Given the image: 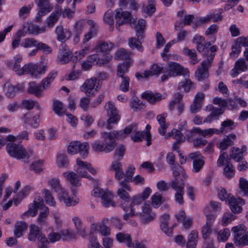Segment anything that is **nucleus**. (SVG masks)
Masks as SVG:
<instances>
[{"label": "nucleus", "instance_id": "cd10ccee", "mask_svg": "<svg viewBox=\"0 0 248 248\" xmlns=\"http://www.w3.org/2000/svg\"><path fill=\"white\" fill-rule=\"evenodd\" d=\"M132 125H135V126H134L132 130L130 133H132L130 135L131 139L135 142H140L142 141L145 137L144 132L137 130V124H132L129 126Z\"/></svg>", "mask_w": 248, "mask_h": 248}, {"label": "nucleus", "instance_id": "603ef678", "mask_svg": "<svg viewBox=\"0 0 248 248\" xmlns=\"http://www.w3.org/2000/svg\"><path fill=\"white\" fill-rule=\"evenodd\" d=\"M240 193H242V196H248V181L243 177L239 179Z\"/></svg>", "mask_w": 248, "mask_h": 248}, {"label": "nucleus", "instance_id": "8fccbe9b", "mask_svg": "<svg viewBox=\"0 0 248 248\" xmlns=\"http://www.w3.org/2000/svg\"><path fill=\"white\" fill-rule=\"evenodd\" d=\"M47 185L51 187L54 191L59 192L63 188H62L60 180L57 178H53L48 180Z\"/></svg>", "mask_w": 248, "mask_h": 248}, {"label": "nucleus", "instance_id": "bf43d9fd", "mask_svg": "<svg viewBox=\"0 0 248 248\" xmlns=\"http://www.w3.org/2000/svg\"><path fill=\"white\" fill-rule=\"evenodd\" d=\"M126 148L125 146L123 144L119 145L115 149V152L114 153V157L117 160L121 159L125 154Z\"/></svg>", "mask_w": 248, "mask_h": 248}, {"label": "nucleus", "instance_id": "a211bd4d", "mask_svg": "<svg viewBox=\"0 0 248 248\" xmlns=\"http://www.w3.org/2000/svg\"><path fill=\"white\" fill-rule=\"evenodd\" d=\"M76 164L78 166L77 168V171L81 177L87 178L90 180H92L95 183H97L96 180L93 179L90 175H88L87 172V162L83 161L78 158L76 160Z\"/></svg>", "mask_w": 248, "mask_h": 248}, {"label": "nucleus", "instance_id": "f8f14e48", "mask_svg": "<svg viewBox=\"0 0 248 248\" xmlns=\"http://www.w3.org/2000/svg\"><path fill=\"white\" fill-rule=\"evenodd\" d=\"M206 110L210 113L203 120V123H210L214 120L218 119V117L224 112V109L214 107L212 104L206 107Z\"/></svg>", "mask_w": 248, "mask_h": 248}, {"label": "nucleus", "instance_id": "6e6d98bb", "mask_svg": "<svg viewBox=\"0 0 248 248\" xmlns=\"http://www.w3.org/2000/svg\"><path fill=\"white\" fill-rule=\"evenodd\" d=\"M57 163L60 168H67L69 160L65 154H60L57 156Z\"/></svg>", "mask_w": 248, "mask_h": 248}, {"label": "nucleus", "instance_id": "338daca9", "mask_svg": "<svg viewBox=\"0 0 248 248\" xmlns=\"http://www.w3.org/2000/svg\"><path fill=\"white\" fill-rule=\"evenodd\" d=\"M155 11V4L154 0H151L144 8V12L148 16H151Z\"/></svg>", "mask_w": 248, "mask_h": 248}, {"label": "nucleus", "instance_id": "ea45409f", "mask_svg": "<svg viewBox=\"0 0 248 248\" xmlns=\"http://www.w3.org/2000/svg\"><path fill=\"white\" fill-rule=\"evenodd\" d=\"M117 240L120 243H124L127 247L132 246V239L129 234L124 232H119L116 235Z\"/></svg>", "mask_w": 248, "mask_h": 248}, {"label": "nucleus", "instance_id": "79ce46f5", "mask_svg": "<svg viewBox=\"0 0 248 248\" xmlns=\"http://www.w3.org/2000/svg\"><path fill=\"white\" fill-rule=\"evenodd\" d=\"M130 204L129 207V209H130L131 211V216H134L135 215V211L136 210L135 206L139 205L143 202L141 199L140 195H135L130 198Z\"/></svg>", "mask_w": 248, "mask_h": 248}, {"label": "nucleus", "instance_id": "052dcab7", "mask_svg": "<svg viewBox=\"0 0 248 248\" xmlns=\"http://www.w3.org/2000/svg\"><path fill=\"white\" fill-rule=\"evenodd\" d=\"M230 235V231L229 229L225 228L220 230L217 233V239L219 242L227 241Z\"/></svg>", "mask_w": 248, "mask_h": 248}, {"label": "nucleus", "instance_id": "dca6fc26", "mask_svg": "<svg viewBox=\"0 0 248 248\" xmlns=\"http://www.w3.org/2000/svg\"><path fill=\"white\" fill-rule=\"evenodd\" d=\"M123 188H119L117 191V194L119 197L121 199V205L124 210L125 212H128L129 207L127 206L129 202H130V197L128 193Z\"/></svg>", "mask_w": 248, "mask_h": 248}, {"label": "nucleus", "instance_id": "bb28decb", "mask_svg": "<svg viewBox=\"0 0 248 248\" xmlns=\"http://www.w3.org/2000/svg\"><path fill=\"white\" fill-rule=\"evenodd\" d=\"M111 168L115 171V178L117 180H120L124 177V173L121 162L117 160L114 161L111 165Z\"/></svg>", "mask_w": 248, "mask_h": 248}, {"label": "nucleus", "instance_id": "393cba45", "mask_svg": "<svg viewBox=\"0 0 248 248\" xmlns=\"http://www.w3.org/2000/svg\"><path fill=\"white\" fill-rule=\"evenodd\" d=\"M141 97L152 104L159 101L162 99L161 94L154 93L150 91H147L142 93Z\"/></svg>", "mask_w": 248, "mask_h": 248}, {"label": "nucleus", "instance_id": "9d476101", "mask_svg": "<svg viewBox=\"0 0 248 248\" xmlns=\"http://www.w3.org/2000/svg\"><path fill=\"white\" fill-rule=\"evenodd\" d=\"M170 186L174 189L176 192L174 194L175 201L180 205H183L184 203L183 196L184 195V189L185 187V183L182 180L180 184L176 182H171Z\"/></svg>", "mask_w": 248, "mask_h": 248}, {"label": "nucleus", "instance_id": "7c9ffc66", "mask_svg": "<svg viewBox=\"0 0 248 248\" xmlns=\"http://www.w3.org/2000/svg\"><path fill=\"white\" fill-rule=\"evenodd\" d=\"M63 175L72 185L75 186H78L80 185L79 177L75 172L69 171L64 173Z\"/></svg>", "mask_w": 248, "mask_h": 248}, {"label": "nucleus", "instance_id": "9b49d317", "mask_svg": "<svg viewBox=\"0 0 248 248\" xmlns=\"http://www.w3.org/2000/svg\"><path fill=\"white\" fill-rule=\"evenodd\" d=\"M94 193L102 200V203L106 207L109 206L114 207L115 202L112 200V193L108 190L104 191L103 189L96 188L94 189Z\"/></svg>", "mask_w": 248, "mask_h": 248}, {"label": "nucleus", "instance_id": "473e14b6", "mask_svg": "<svg viewBox=\"0 0 248 248\" xmlns=\"http://www.w3.org/2000/svg\"><path fill=\"white\" fill-rule=\"evenodd\" d=\"M132 63V62L131 60H128L119 64L117 67V76L120 78L126 77L127 76H124V74L128 71V68Z\"/></svg>", "mask_w": 248, "mask_h": 248}, {"label": "nucleus", "instance_id": "09e8293b", "mask_svg": "<svg viewBox=\"0 0 248 248\" xmlns=\"http://www.w3.org/2000/svg\"><path fill=\"white\" fill-rule=\"evenodd\" d=\"M131 53L126 49L122 48H120L115 53L114 58L116 60H130L129 59Z\"/></svg>", "mask_w": 248, "mask_h": 248}, {"label": "nucleus", "instance_id": "13d9d810", "mask_svg": "<svg viewBox=\"0 0 248 248\" xmlns=\"http://www.w3.org/2000/svg\"><path fill=\"white\" fill-rule=\"evenodd\" d=\"M211 16H206L205 17H196L193 21V26L195 27L202 26L207 23L211 20Z\"/></svg>", "mask_w": 248, "mask_h": 248}, {"label": "nucleus", "instance_id": "864d4df0", "mask_svg": "<svg viewBox=\"0 0 248 248\" xmlns=\"http://www.w3.org/2000/svg\"><path fill=\"white\" fill-rule=\"evenodd\" d=\"M3 89L5 95L8 97H14L17 93L15 86L9 83H5Z\"/></svg>", "mask_w": 248, "mask_h": 248}, {"label": "nucleus", "instance_id": "37998d69", "mask_svg": "<svg viewBox=\"0 0 248 248\" xmlns=\"http://www.w3.org/2000/svg\"><path fill=\"white\" fill-rule=\"evenodd\" d=\"M184 54L187 56L190 61V63L192 65H195L199 61L197 57V54L194 49H189L187 47H185L183 49Z\"/></svg>", "mask_w": 248, "mask_h": 248}, {"label": "nucleus", "instance_id": "20e7f679", "mask_svg": "<svg viewBox=\"0 0 248 248\" xmlns=\"http://www.w3.org/2000/svg\"><path fill=\"white\" fill-rule=\"evenodd\" d=\"M107 116L108 119L107 122V128L111 129L113 128L112 124H116L120 120V116L114 103L108 102L106 105Z\"/></svg>", "mask_w": 248, "mask_h": 248}, {"label": "nucleus", "instance_id": "ddd939ff", "mask_svg": "<svg viewBox=\"0 0 248 248\" xmlns=\"http://www.w3.org/2000/svg\"><path fill=\"white\" fill-rule=\"evenodd\" d=\"M30 232L28 235V239L30 241L35 242L37 239L39 241H46V237L40 231L39 227L34 224L29 227Z\"/></svg>", "mask_w": 248, "mask_h": 248}, {"label": "nucleus", "instance_id": "4c0bfd02", "mask_svg": "<svg viewBox=\"0 0 248 248\" xmlns=\"http://www.w3.org/2000/svg\"><path fill=\"white\" fill-rule=\"evenodd\" d=\"M73 54L71 51L64 50L60 53L57 57V62L61 64L68 62L72 58Z\"/></svg>", "mask_w": 248, "mask_h": 248}, {"label": "nucleus", "instance_id": "a878e982", "mask_svg": "<svg viewBox=\"0 0 248 248\" xmlns=\"http://www.w3.org/2000/svg\"><path fill=\"white\" fill-rule=\"evenodd\" d=\"M195 17L193 15H186L184 16L183 19L179 22H177L175 25V29L176 31H181L185 25H189L193 23Z\"/></svg>", "mask_w": 248, "mask_h": 248}, {"label": "nucleus", "instance_id": "680f3d73", "mask_svg": "<svg viewBox=\"0 0 248 248\" xmlns=\"http://www.w3.org/2000/svg\"><path fill=\"white\" fill-rule=\"evenodd\" d=\"M43 193L44 195L46 203L50 206H54L56 204V202L50 191L46 189L44 190Z\"/></svg>", "mask_w": 248, "mask_h": 248}, {"label": "nucleus", "instance_id": "b1692460", "mask_svg": "<svg viewBox=\"0 0 248 248\" xmlns=\"http://www.w3.org/2000/svg\"><path fill=\"white\" fill-rule=\"evenodd\" d=\"M248 69V67L244 59H239L235 62L234 67L232 70L231 76L233 78L235 77L238 75L239 71L244 72Z\"/></svg>", "mask_w": 248, "mask_h": 248}, {"label": "nucleus", "instance_id": "e2e57ef3", "mask_svg": "<svg viewBox=\"0 0 248 248\" xmlns=\"http://www.w3.org/2000/svg\"><path fill=\"white\" fill-rule=\"evenodd\" d=\"M59 16V11L52 12L46 20L47 25L49 27H53L58 20Z\"/></svg>", "mask_w": 248, "mask_h": 248}, {"label": "nucleus", "instance_id": "774afa93", "mask_svg": "<svg viewBox=\"0 0 248 248\" xmlns=\"http://www.w3.org/2000/svg\"><path fill=\"white\" fill-rule=\"evenodd\" d=\"M183 98V95L180 93H176V100H177V109L179 113V115L182 114L184 110V104L182 102V100Z\"/></svg>", "mask_w": 248, "mask_h": 248}, {"label": "nucleus", "instance_id": "69168bd1", "mask_svg": "<svg viewBox=\"0 0 248 248\" xmlns=\"http://www.w3.org/2000/svg\"><path fill=\"white\" fill-rule=\"evenodd\" d=\"M29 191L28 187H25L13 198L14 203L17 205L19 202L26 196V193Z\"/></svg>", "mask_w": 248, "mask_h": 248}, {"label": "nucleus", "instance_id": "c03bdc74", "mask_svg": "<svg viewBox=\"0 0 248 248\" xmlns=\"http://www.w3.org/2000/svg\"><path fill=\"white\" fill-rule=\"evenodd\" d=\"M230 156L236 162H239L243 158L242 151L239 148L232 147L230 151Z\"/></svg>", "mask_w": 248, "mask_h": 248}, {"label": "nucleus", "instance_id": "2f4dec72", "mask_svg": "<svg viewBox=\"0 0 248 248\" xmlns=\"http://www.w3.org/2000/svg\"><path fill=\"white\" fill-rule=\"evenodd\" d=\"M57 73L56 71H51L47 76L44 78L41 82L40 85L43 90H46L56 77Z\"/></svg>", "mask_w": 248, "mask_h": 248}, {"label": "nucleus", "instance_id": "f704fd0d", "mask_svg": "<svg viewBox=\"0 0 248 248\" xmlns=\"http://www.w3.org/2000/svg\"><path fill=\"white\" fill-rule=\"evenodd\" d=\"M35 3L42 13H49L53 8L49 4V0H35Z\"/></svg>", "mask_w": 248, "mask_h": 248}, {"label": "nucleus", "instance_id": "de8ad7c7", "mask_svg": "<svg viewBox=\"0 0 248 248\" xmlns=\"http://www.w3.org/2000/svg\"><path fill=\"white\" fill-rule=\"evenodd\" d=\"M235 126L234 123L232 120L227 119L222 123L221 127L218 130L220 134L224 132L231 131Z\"/></svg>", "mask_w": 248, "mask_h": 248}, {"label": "nucleus", "instance_id": "39448f33", "mask_svg": "<svg viewBox=\"0 0 248 248\" xmlns=\"http://www.w3.org/2000/svg\"><path fill=\"white\" fill-rule=\"evenodd\" d=\"M165 72H169V75L172 77L183 75L186 76L188 74V70L184 68L179 63L173 62H170L165 67Z\"/></svg>", "mask_w": 248, "mask_h": 248}, {"label": "nucleus", "instance_id": "a18cd8bd", "mask_svg": "<svg viewBox=\"0 0 248 248\" xmlns=\"http://www.w3.org/2000/svg\"><path fill=\"white\" fill-rule=\"evenodd\" d=\"M96 55L88 56L86 60L81 64V67L84 70H88L93 65L95 64Z\"/></svg>", "mask_w": 248, "mask_h": 248}, {"label": "nucleus", "instance_id": "4d7b16f0", "mask_svg": "<svg viewBox=\"0 0 248 248\" xmlns=\"http://www.w3.org/2000/svg\"><path fill=\"white\" fill-rule=\"evenodd\" d=\"M53 110L59 116H62L65 112L63 110L62 103L58 100H53Z\"/></svg>", "mask_w": 248, "mask_h": 248}, {"label": "nucleus", "instance_id": "6ab92c4d", "mask_svg": "<svg viewBox=\"0 0 248 248\" xmlns=\"http://www.w3.org/2000/svg\"><path fill=\"white\" fill-rule=\"evenodd\" d=\"M44 206L45 205L43 201H38V200L37 201L35 200L33 203L29 205L28 210L25 212L22 216L24 217L30 214L31 216L34 217L37 214L38 209L39 208L42 209Z\"/></svg>", "mask_w": 248, "mask_h": 248}, {"label": "nucleus", "instance_id": "5fc2aeb1", "mask_svg": "<svg viewBox=\"0 0 248 248\" xmlns=\"http://www.w3.org/2000/svg\"><path fill=\"white\" fill-rule=\"evenodd\" d=\"M78 153L82 157L86 156L88 154L89 144L87 142L80 143L78 141Z\"/></svg>", "mask_w": 248, "mask_h": 248}, {"label": "nucleus", "instance_id": "0e129e2a", "mask_svg": "<svg viewBox=\"0 0 248 248\" xmlns=\"http://www.w3.org/2000/svg\"><path fill=\"white\" fill-rule=\"evenodd\" d=\"M113 46V45L110 42H100L98 43L97 47L100 51L107 52L109 51Z\"/></svg>", "mask_w": 248, "mask_h": 248}, {"label": "nucleus", "instance_id": "a19ab883", "mask_svg": "<svg viewBox=\"0 0 248 248\" xmlns=\"http://www.w3.org/2000/svg\"><path fill=\"white\" fill-rule=\"evenodd\" d=\"M176 217L178 221L183 223V226L185 228H188L192 225V219L190 218H186L185 213L183 211H180L179 214L176 215Z\"/></svg>", "mask_w": 248, "mask_h": 248}, {"label": "nucleus", "instance_id": "c9c22d12", "mask_svg": "<svg viewBox=\"0 0 248 248\" xmlns=\"http://www.w3.org/2000/svg\"><path fill=\"white\" fill-rule=\"evenodd\" d=\"M43 91L40 84L38 85L34 82H31L29 83L27 90L29 93L33 94L37 97H40L41 96V93Z\"/></svg>", "mask_w": 248, "mask_h": 248}, {"label": "nucleus", "instance_id": "72a5a7b5", "mask_svg": "<svg viewBox=\"0 0 248 248\" xmlns=\"http://www.w3.org/2000/svg\"><path fill=\"white\" fill-rule=\"evenodd\" d=\"M198 241V232L196 230H193L188 236L186 245V248H196Z\"/></svg>", "mask_w": 248, "mask_h": 248}, {"label": "nucleus", "instance_id": "1a4fd4ad", "mask_svg": "<svg viewBox=\"0 0 248 248\" xmlns=\"http://www.w3.org/2000/svg\"><path fill=\"white\" fill-rule=\"evenodd\" d=\"M46 66L45 65H37L35 64L29 63L23 67L22 71L24 74H30L31 76L36 77L46 72Z\"/></svg>", "mask_w": 248, "mask_h": 248}, {"label": "nucleus", "instance_id": "423d86ee", "mask_svg": "<svg viewBox=\"0 0 248 248\" xmlns=\"http://www.w3.org/2000/svg\"><path fill=\"white\" fill-rule=\"evenodd\" d=\"M193 161L192 171L194 173L200 172L202 169L204 164V157L200 152H195L189 154L188 155V161Z\"/></svg>", "mask_w": 248, "mask_h": 248}, {"label": "nucleus", "instance_id": "58836bf2", "mask_svg": "<svg viewBox=\"0 0 248 248\" xmlns=\"http://www.w3.org/2000/svg\"><path fill=\"white\" fill-rule=\"evenodd\" d=\"M27 223L23 221H17L15 226L14 234L17 237H20L23 235V232L27 229Z\"/></svg>", "mask_w": 248, "mask_h": 248}, {"label": "nucleus", "instance_id": "aec40b11", "mask_svg": "<svg viewBox=\"0 0 248 248\" xmlns=\"http://www.w3.org/2000/svg\"><path fill=\"white\" fill-rule=\"evenodd\" d=\"M236 139V136L235 134H230L218 143L217 147L222 150H226L228 147L234 145Z\"/></svg>", "mask_w": 248, "mask_h": 248}, {"label": "nucleus", "instance_id": "3c124183", "mask_svg": "<svg viewBox=\"0 0 248 248\" xmlns=\"http://www.w3.org/2000/svg\"><path fill=\"white\" fill-rule=\"evenodd\" d=\"M224 174L228 179H230L234 175V170L232 165L230 163V159L226 160V164L224 168Z\"/></svg>", "mask_w": 248, "mask_h": 248}, {"label": "nucleus", "instance_id": "c85d7f7f", "mask_svg": "<svg viewBox=\"0 0 248 248\" xmlns=\"http://www.w3.org/2000/svg\"><path fill=\"white\" fill-rule=\"evenodd\" d=\"M169 219V215L164 214L161 217L160 228L166 235L171 236L172 235V228L168 227V221Z\"/></svg>", "mask_w": 248, "mask_h": 248}, {"label": "nucleus", "instance_id": "6e6552de", "mask_svg": "<svg viewBox=\"0 0 248 248\" xmlns=\"http://www.w3.org/2000/svg\"><path fill=\"white\" fill-rule=\"evenodd\" d=\"M96 78H92L87 79L81 87V91L84 92L88 97L94 96L95 93L97 91V86H96Z\"/></svg>", "mask_w": 248, "mask_h": 248}, {"label": "nucleus", "instance_id": "4468645a", "mask_svg": "<svg viewBox=\"0 0 248 248\" xmlns=\"http://www.w3.org/2000/svg\"><path fill=\"white\" fill-rule=\"evenodd\" d=\"M214 216L212 214L206 215V223L202 228V234L204 241L209 240V236L212 232L211 225L214 219Z\"/></svg>", "mask_w": 248, "mask_h": 248}, {"label": "nucleus", "instance_id": "f257e3e1", "mask_svg": "<svg viewBox=\"0 0 248 248\" xmlns=\"http://www.w3.org/2000/svg\"><path fill=\"white\" fill-rule=\"evenodd\" d=\"M135 125L126 126L123 131L114 130L110 132H102L101 134L103 142L95 140L92 143V147L95 152L109 153L115 148L116 139H124L130 134Z\"/></svg>", "mask_w": 248, "mask_h": 248}, {"label": "nucleus", "instance_id": "2eb2a0df", "mask_svg": "<svg viewBox=\"0 0 248 248\" xmlns=\"http://www.w3.org/2000/svg\"><path fill=\"white\" fill-rule=\"evenodd\" d=\"M228 204L230 206L231 211L234 214L239 213L241 212L242 208L240 205H244L245 201L241 198H235L232 196L230 199H228Z\"/></svg>", "mask_w": 248, "mask_h": 248}, {"label": "nucleus", "instance_id": "c756f323", "mask_svg": "<svg viewBox=\"0 0 248 248\" xmlns=\"http://www.w3.org/2000/svg\"><path fill=\"white\" fill-rule=\"evenodd\" d=\"M165 67L160 66L158 64L152 65L149 71L144 72V77H149L155 75H158L162 72H165Z\"/></svg>", "mask_w": 248, "mask_h": 248}, {"label": "nucleus", "instance_id": "49530a36", "mask_svg": "<svg viewBox=\"0 0 248 248\" xmlns=\"http://www.w3.org/2000/svg\"><path fill=\"white\" fill-rule=\"evenodd\" d=\"M48 213V207L44 206L42 209V211L40 212L37 220V222L38 224L40 225H45Z\"/></svg>", "mask_w": 248, "mask_h": 248}, {"label": "nucleus", "instance_id": "0eeeda50", "mask_svg": "<svg viewBox=\"0 0 248 248\" xmlns=\"http://www.w3.org/2000/svg\"><path fill=\"white\" fill-rule=\"evenodd\" d=\"M115 17L116 19V27L120 30V27L125 24H128L131 20V14L130 12L123 11L121 8L116 10Z\"/></svg>", "mask_w": 248, "mask_h": 248}, {"label": "nucleus", "instance_id": "f3484780", "mask_svg": "<svg viewBox=\"0 0 248 248\" xmlns=\"http://www.w3.org/2000/svg\"><path fill=\"white\" fill-rule=\"evenodd\" d=\"M210 66L206 63L203 64L202 62L200 65L198 66L197 71L195 72L196 78L200 81L207 78L209 76L208 69Z\"/></svg>", "mask_w": 248, "mask_h": 248}, {"label": "nucleus", "instance_id": "f03ea898", "mask_svg": "<svg viewBox=\"0 0 248 248\" xmlns=\"http://www.w3.org/2000/svg\"><path fill=\"white\" fill-rule=\"evenodd\" d=\"M6 148L7 153L11 156L22 160L25 163H29V159L33 155L32 150H26L23 145L20 144L10 142L6 145Z\"/></svg>", "mask_w": 248, "mask_h": 248}, {"label": "nucleus", "instance_id": "7ed1b4c3", "mask_svg": "<svg viewBox=\"0 0 248 248\" xmlns=\"http://www.w3.org/2000/svg\"><path fill=\"white\" fill-rule=\"evenodd\" d=\"M232 231L234 234L233 242L236 245H248V232L243 224L232 227Z\"/></svg>", "mask_w": 248, "mask_h": 248}, {"label": "nucleus", "instance_id": "412c9836", "mask_svg": "<svg viewBox=\"0 0 248 248\" xmlns=\"http://www.w3.org/2000/svg\"><path fill=\"white\" fill-rule=\"evenodd\" d=\"M144 32H137L136 37H131L129 39L128 45L129 46L134 49L136 48L140 51L142 50V46L140 40L144 37Z\"/></svg>", "mask_w": 248, "mask_h": 248}, {"label": "nucleus", "instance_id": "4be33fe9", "mask_svg": "<svg viewBox=\"0 0 248 248\" xmlns=\"http://www.w3.org/2000/svg\"><path fill=\"white\" fill-rule=\"evenodd\" d=\"M58 193L60 201L63 202L66 206H74L78 202V200H72L69 196L68 192L64 189H62Z\"/></svg>", "mask_w": 248, "mask_h": 248}, {"label": "nucleus", "instance_id": "e433bc0d", "mask_svg": "<svg viewBox=\"0 0 248 248\" xmlns=\"http://www.w3.org/2000/svg\"><path fill=\"white\" fill-rule=\"evenodd\" d=\"M72 220L74 223L77 233L83 237L87 235L85 228L83 227L82 222L80 218L78 217H74L72 218Z\"/></svg>", "mask_w": 248, "mask_h": 248}, {"label": "nucleus", "instance_id": "5701e85b", "mask_svg": "<svg viewBox=\"0 0 248 248\" xmlns=\"http://www.w3.org/2000/svg\"><path fill=\"white\" fill-rule=\"evenodd\" d=\"M171 169L172 170V174L174 177L171 182H176L177 184H180L182 179H179V176L181 174L184 178L186 177V174L184 169L179 164H175L171 166Z\"/></svg>", "mask_w": 248, "mask_h": 248}]
</instances>
